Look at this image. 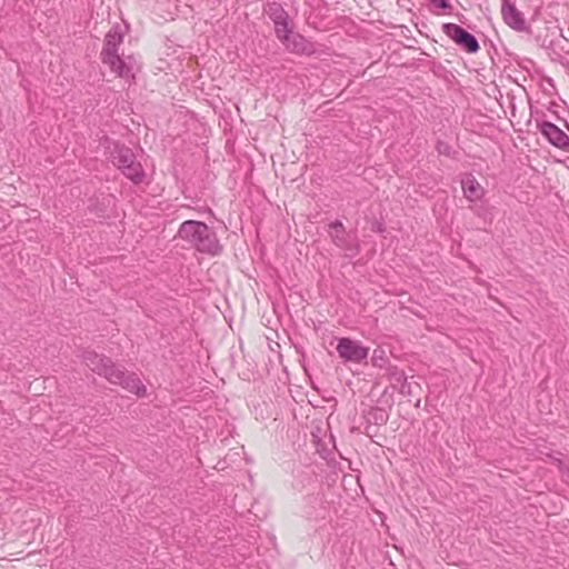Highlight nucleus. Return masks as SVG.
Wrapping results in <instances>:
<instances>
[{"mask_svg": "<svg viewBox=\"0 0 569 569\" xmlns=\"http://www.w3.org/2000/svg\"><path fill=\"white\" fill-rule=\"evenodd\" d=\"M329 228V233L335 244L341 249L350 250L351 246L349 243L348 236L346 233L342 222L336 220L330 223Z\"/></svg>", "mask_w": 569, "mask_h": 569, "instance_id": "nucleus-12", "label": "nucleus"}, {"mask_svg": "<svg viewBox=\"0 0 569 569\" xmlns=\"http://www.w3.org/2000/svg\"><path fill=\"white\" fill-rule=\"evenodd\" d=\"M457 18L461 23L466 22V17L462 13H457Z\"/></svg>", "mask_w": 569, "mask_h": 569, "instance_id": "nucleus-19", "label": "nucleus"}, {"mask_svg": "<svg viewBox=\"0 0 569 569\" xmlns=\"http://www.w3.org/2000/svg\"><path fill=\"white\" fill-rule=\"evenodd\" d=\"M460 182L463 196L468 201L476 202L483 197L485 189L471 173H466Z\"/></svg>", "mask_w": 569, "mask_h": 569, "instance_id": "nucleus-11", "label": "nucleus"}, {"mask_svg": "<svg viewBox=\"0 0 569 569\" xmlns=\"http://www.w3.org/2000/svg\"><path fill=\"white\" fill-rule=\"evenodd\" d=\"M532 111H533V109H532V108H529V117H530V118L532 117Z\"/></svg>", "mask_w": 569, "mask_h": 569, "instance_id": "nucleus-22", "label": "nucleus"}, {"mask_svg": "<svg viewBox=\"0 0 569 569\" xmlns=\"http://www.w3.org/2000/svg\"><path fill=\"white\" fill-rule=\"evenodd\" d=\"M121 172L136 184L141 183L146 177L141 163L138 162L137 160L126 166V168H123Z\"/></svg>", "mask_w": 569, "mask_h": 569, "instance_id": "nucleus-14", "label": "nucleus"}, {"mask_svg": "<svg viewBox=\"0 0 569 569\" xmlns=\"http://www.w3.org/2000/svg\"><path fill=\"white\" fill-rule=\"evenodd\" d=\"M501 16L505 23L511 29L523 32L529 31V27L523 14L517 9L516 4L510 0H502Z\"/></svg>", "mask_w": 569, "mask_h": 569, "instance_id": "nucleus-8", "label": "nucleus"}, {"mask_svg": "<svg viewBox=\"0 0 569 569\" xmlns=\"http://www.w3.org/2000/svg\"><path fill=\"white\" fill-rule=\"evenodd\" d=\"M83 360L88 368L99 376H103L108 381L114 380V378L119 379L117 366L109 358L100 356L94 351H87L83 355Z\"/></svg>", "mask_w": 569, "mask_h": 569, "instance_id": "nucleus-5", "label": "nucleus"}, {"mask_svg": "<svg viewBox=\"0 0 569 569\" xmlns=\"http://www.w3.org/2000/svg\"><path fill=\"white\" fill-rule=\"evenodd\" d=\"M540 455H545L543 451H540L539 452ZM547 457L551 458L555 463L557 465L559 471L561 472L562 475V478L566 482H569V463L568 462H565L562 461L561 459L559 458H556V457H552L551 455L549 453H546Z\"/></svg>", "mask_w": 569, "mask_h": 569, "instance_id": "nucleus-15", "label": "nucleus"}, {"mask_svg": "<svg viewBox=\"0 0 569 569\" xmlns=\"http://www.w3.org/2000/svg\"><path fill=\"white\" fill-rule=\"evenodd\" d=\"M430 6L435 9H439L445 13H451L452 12V6L448 0H428Z\"/></svg>", "mask_w": 569, "mask_h": 569, "instance_id": "nucleus-17", "label": "nucleus"}, {"mask_svg": "<svg viewBox=\"0 0 569 569\" xmlns=\"http://www.w3.org/2000/svg\"><path fill=\"white\" fill-rule=\"evenodd\" d=\"M117 372L119 373V379L114 378V380H109L111 383L120 385L123 389L137 396L146 395L147 389L142 385L141 380L137 377V375H127L123 370H121L118 367Z\"/></svg>", "mask_w": 569, "mask_h": 569, "instance_id": "nucleus-10", "label": "nucleus"}, {"mask_svg": "<svg viewBox=\"0 0 569 569\" xmlns=\"http://www.w3.org/2000/svg\"><path fill=\"white\" fill-rule=\"evenodd\" d=\"M442 31L467 53L473 54L479 51L480 44L478 39L461 26L451 22L443 23Z\"/></svg>", "mask_w": 569, "mask_h": 569, "instance_id": "nucleus-3", "label": "nucleus"}, {"mask_svg": "<svg viewBox=\"0 0 569 569\" xmlns=\"http://www.w3.org/2000/svg\"><path fill=\"white\" fill-rule=\"evenodd\" d=\"M122 41L123 33L120 31V27H112L104 37L100 58L102 63L107 64L112 72L127 81H131L134 79L133 67L136 61L132 56L124 59L118 54V47Z\"/></svg>", "mask_w": 569, "mask_h": 569, "instance_id": "nucleus-2", "label": "nucleus"}, {"mask_svg": "<svg viewBox=\"0 0 569 569\" xmlns=\"http://www.w3.org/2000/svg\"><path fill=\"white\" fill-rule=\"evenodd\" d=\"M287 51L297 54H313L317 52L316 43L308 40L299 32H295L293 28L290 33L286 34V39H279Z\"/></svg>", "mask_w": 569, "mask_h": 569, "instance_id": "nucleus-7", "label": "nucleus"}, {"mask_svg": "<svg viewBox=\"0 0 569 569\" xmlns=\"http://www.w3.org/2000/svg\"><path fill=\"white\" fill-rule=\"evenodd\" d=\"M315 502H318L321 507V510L317 513L308 512V516L310 518H313L316 520L318 519H326L329 515V506L328 503H325L321 499L315 498Z\"/></svg>", "mask_w": 569, "mask_h": 569, "instance_id": "nucleus-16", "label": "nucleus"}, {"mask_svg": "<svg viewBox=\"0 0 569 569\" xmlns=\"http://www.w3.org/2000/svg\"><path fill=\"white\" fill-rule=\"evenodd\" d=\"M177 237L200 253L218 256L222 251L217 233L201 221H183L178 229Z\"/></svg>", "mask_w": 569, "mask_h": 569, "instance_id": "nucleus-1", "label": "nucleus"}, {"mask_svg": "<svg viewBox=\"0 0 569 569\" xmlns=\"http://www.w3.org/2000/svg\"><path fill=\"white\" fill-rule=\"evenodd\" d=\"M437 149H438L439 153H443V154H448L449 153V147L447 144L439 143Z\"/></svg>", "mask_w": 569, "mask_h": 569, "instance_id": "nucleus-18", "label": "nucleus"}, {"mask_svg": "<svg viewBox=\"0 0 569 569\" xmlns=\"http://www.w3.org/2000/svg\"><path fill=\"white\" fill-rule=\"evenodd\" d=\"M337 352L345 361L360 363L368 358L369 348L350 338H340L337 345Z\"/></svg>", "mask_w": 569, "mask_h": 569, "instance_id": "nucleus-6", "label": "nucleus"}, {"mask_svg": "<svg viewBox=\"0 0 569 569\" xmlns=\"http://www.w3.org/2000/svg\"><path fill=\"white\" fill-rule=\"evenodd\" d=\"M379 413H380V416H379L380 420L383 421L385 420L383 412L381 410H379Z\"/></svg>", "mask_w": 569, "mask_h": 569, "instance_id": "nucleus-21", "label": "nucleus"}, {"mask_svg": "<svg viewBox=\"0 0 569 569\" xmlns=\"http://www.w3.org/2000/svg\"><path fill=\"white\" fill-rule=\"evenodd\" d=\"M111 158L113 164L117 166L120 170L136 160V156L130 148L118 144L114 146Z\"/></svg>", "mask_w": 569, "mask_h": 569, "instance_id": "nucleus-13", "label": "nucleus"}, {"mask_svg": "<svg viewBox=\"0 0 569 569\" xmlns=\"http://www.w3.org/2000/svg\"><path fill=\"white\" fill-rule=\"evenodd\" d=\"M263 12L273 22L277 39H286V34L293 28V22L282 4L276 1L267 2Z\"/></svg>", "mask_w": 569, "mask_h": 569, "instance_id": "nucleus-4", "label": "nucleus"}, {"mask_svg": "<svg viewBox=\"0 0 569 569\" xmlns=\"http://www.w3.org/2000/svg\"><path fill=\"white\" fill-rule=\"evenodd\" d=\"M537 128L552 146L565 151L569 150V137L556 124L548 121H537Z\"/></svg>", "mask_w": 569, "mask_h": 569, "instance_id": "nucleus-9", "label": "nucleus"}, {"mask_svg": "<svg viewBox=\"0 0 569 569\" xmlns=\"http://www.w3.org/2000/svg\"><path fill=\"white\" fill-rule=\"evenodd\" d=\"M510 111H511V117H516V111H517V109H516V108H512V109H510Z\"/></svg>", "mask_w": 569, "mask_h": 569, "instance_id": "nucleus-20", "label": "nucleus"}]
</instances>
